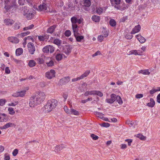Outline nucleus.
I'll return each instance as SVG.
<instances>
[{
	"instance_id": "58836bf2",
	"label": "nucleus",
	"mask_w": 160,
	"mask_h": 160,
	"mask_svg": "<svg viewBox=\"0 0 160 160\" xmlns=\"http://www.w3.org/2000/svg\"><path fill=\"white\" fill-rule=\"evenodd\" d=\"M48 46V49L49 50V52H50V53L53 52L54 50V48L52 45H49Z\"/></svg>"
},
{
	"instance_id": "39448f33",
	"label": "nucleus",
	"mask_w": 160,
	"mask_h": 160,
	"mask_svg": "<svg viewBox=\"0 0 160 160\" xmlns=\"http://www.w3.org/2000/svg\"><path fill=\"white\" fill-rule=\"evenodd\" d=\"M56 72L54 70L51 69L50 71L46 73V77L49 79H51L52 78L54 77L55 76Z\"/></svg>"
},
{
	"instance_id": "09e8293b",
	"label": "nucleus",
	"mask_w": 160,
	"mask_h": 160,
	"mask_svg": "<svg viewBox=\"0 0 160 160\" xmlns=\"http://www.w3.org/2000/svg\"><path fill=\"white\" fill-rule=\"evenodd\" d=\"M97 12L100 14L103 12V9L102 8H97L96 9Z\"/></svg>"
},
{
	"instance_id": "412c9836",
	"label": "nucleus",
	"mask_w": 160,
	"mask_h": 160,
	"mask_svg": "<svg viewBox=\"0 0 160 160\" xmlns=\"http://www.w3.org/2000/svg\"><path fill=\"white\" fill-rule=\"evenodd\" d=\"M55 54L56 59L57 61H59L62 60V58L63 54L56 52Z\"/></svg>"
},
{
	"instance_id": "69168bd1",
	"label": "nucleus",
	"mask_w": 160,
	"mask_h": 160,
	"mask_svg": "<svg viewBox=\"0 0 160 160\" xmlns=\"http://www.w3.org/2000/svg\"><path fill=\"white\" fill-rule=\"evenodd\" d=\"M121 148L122 149H125L127 147L126 144H122L121 145Z\"/></svg>"
},
{
	"instance_id": "f03ea898",
	"label": "nucleus",
	"mask_w": 160,
	"mask_h": 160,
	"mask_svg": "<svg viewBox=\"0 0 160 160\" xmlns=\"http://www.w3.org/2000/svg\"><path fill=\"white\" fill-rule=\"evenodd\" d=\"M58 102L57 100L52 99L48 100L44 107V111L46 113L51 111L57 106Z\"/></svg>"
},
{
	"instance_id": "5701e85b",
	"label": "nucleus",
	"mask_w": 160,
	"mask_h": 160,
	"mask_svg": "<svg viewBox=\"0 0 160 160\" xmlns=\"http://www.w3.org/2000/svg\"><path fill=\"white\" fill-rule=\"evenodd\" d=\"M56 28V26L55 25H52L47 30V32L51 34L52 33L54 32Z\"/></svg>"
},
{
	"instance_id": "5fc2aeb1",
	"label": "nucleus",
	"mask_w": 160,
	"mask_h": 160,
	"mask_svg": "<svg viewBox=\"0 0 160 160\" xmlns=\"http://www.w3.org/2000/svg\"><path fill=\"white\" fill-rule=\"evenodd\" d=\"M143 95L142 94H138L135 95V98L137 99H140L142 98Z\"/></svg>"
},
{
	"instance_id": "a19ab883",
	"label": "nucleus",
	"mask_w": 160,
	"mask_h": 160,
	"mask_svg": "<svg viewBox=\"0 0 160 160\" xmlns=\"http://www.w3.org/2000/svg\"><path fill=\"white\" fill-rule=\"evenodd\" d=\"M34 25L32 24H31L30 25H29L27 27H26L24 28H23V30L24 31L27 30L29 29H32L34 27Z\"/></svg>"
},
{
	"instance_id": "2f4dec72",
	"label": "nucleus",
	"mask_w": 160,
	"mask_h": 160,
	"mask_svg": "<svg viewBox=\"0 0 160 160\" xmlns=\"http://www.w3.org/2000/svg\"><path fill=\"white\" fill-rule=\"evenodd\" d=\"M130 52V53L129 54H133L136 55H140L142 53V52H138L137 50H133L131 51Z\"/></svg>"
},
{
	"instance_id": "6e6d98bb",
	"label": "nucleus",
	"mask_w": 160,
	"mask_h": 160,
	"mask_svg": "<svg viewBox=\"0 0 160 160\" xmlns=\"http://www.w3.org/2000/svg\"><path fill=\"white\" fill-rule=\"evenodd\" d=\"M37 60L38 62V63L39 64H42L44 62V61L42 58H38L37 59Z\"/></svg>"
},
{
	"instance_id": "c756f323",
	"label": "nucleus",
	"mask_w": 160,
	"mask_h": 160,
	"mask_svg": "<svg viewBox=\"0 0 160 160\" xmlns=\"http://www.w3.org/2000/svg\"><path fill=\"white\" fill-rule=\"evenodd\" d=\"M92 20L95 22H99L100 21V17L96 15L93 16L92 17Z\"/></svg>"
},
{
	"instance_id": "4be33fe9",
	"label": "nucleus",
	"mask_w": 160,
	"mask_h": 160,
	"mask_svg": "<svg viewBox=\"0 0 160 160\" xmlns=\"http://www.w3.org/2000/svg\"><path fill=\"white\" fill-rule=\"evenodd\" d=\"M150 102L147 103V106L151 108L153 107L155 104L154 101L152 98H151L150 99Z\"/></svg>"
},
{
	"instance_id": "c03bdc74",
	"label": "nucleus",
	"mask_w": 160,
	"mask_h": 160,
	"mask_svg": "<svg viewBox=\"0 0 160 160\" xmlns=\"http://www.w3.org/2000/svg\"><path fill=\"white\" fill-rule=\"evenodd\" d=\"M48 67H51L54 65V63L52 60H51L48 62H47L46 63Z\"/></svg>"
},
{
	"instance_id": "dca6fc26",
	"label": "nucleus",
	"mask_w": 160,
	"mask_h": 160,
	"mask_svg": "<svg viewBox=\"0 0 160 160\" xmlns=\"http://www.w3.org/2000/svg\"><path fill=\"white\" fill-rule=\"evenodd\" d=\"M8 39L10 42L14 43H17L19 41L17 38L13 37H9Z\"/></svg>"
},
{
	"instance_id": "4d7b16f0",
	"label": "nucleus",
	"mask_w": 160,
	"mask_h": 160,
	"mask_svg": "<svg viewBox=\"0 0 160 160\" xmlns=\"http://www.w3.org/2000/svg\"><path fill=\"white\" fill-rule=\"evenodd\" d=\"M18 150L16 149L14 150L12 152V155L14 156H15L18 153Z\"/></svg>"
},
{
	"instance_id": "473e14b6",
	"label": "nucleus",
	"mask_w": 160,
	"mask_h": 160,
	"mask_svg": "<svg viewBox=\"0 0 160 160\" xmlns=\"http://www.w3.org/2000/svg\"><path fill=\"white\" fill-rule=\"evenodd\" d=\"M36 63L34 60H31L29 61L28 65L31 67H33L35 66Z\"/></svg>"
},
{
	"instance_id": "72a5a7b5",
	"label": "nucleus",
	"mask_w": 160,
	"mask_h": 160,
	"mask_svg": "<svg viewBox=\"0 0 160 160\" xmlns=\"http://www.w3.org/2000/svg\"><path fill=\"white\" fill-rule=\"evenodd\" d=\"M137 137L139 138L142 140H144L146 139V137L143 136L141 134H138L137 135Z\"/></svg>"
},
{
	"instance_id": "7ed1b4c3",
	"label": "nucleus",
	"mask_w": 160,
	"mask_h": 160,
	"mask_svg": "<svg viewBox=\"0 0 160 160\" xmlns=\"http://www.w3.org/2000/svg\"><path fill=\"white\" fill-rule=\"evenodd\" d=\"M71 21L72 24V28L73 31H77V30L78 29L79 27L77 24L78 19L75 17H73L71 18Z\"/></svg>"
},
{
	"instance_id": "c9c22d12",
	"label": "nucleus",
	"mask_w": 160,
	"mask_h": 160,
	"mask_svg": "<svg viewBox=\"0 0 160 160\" xmlns=\"http://www.w3.org/2000/svg\"><path fill=\"white\" fill-rule=\"evenodd\" d=\"M95 114L96 115V116L99 118H100L101 119H103L104 116V114L98 112H96Z\"/></svg>"
},
{
	"instance_id": "4c0bfd02",
	"label": "nucleus",
	"mask_w": 160,
	"mask_h": 160,
	"mask_svg": "<svg viewBox=\"0 0 160 160\" xmlns=\"http://www.w3.org/2000/svg\"><path fill=\"white\" fill-rule=\"evenodd\" d=\"M7 119L5 114H3L0 116V122L4 121Z\"/></svg>"
},
{
	"instance_id": "774afa93",
	"label": "nucleus",
	"mask_w": 160,
	"mask_h": 160,
	"mask_svg": "<svg viewBox=\"0 0 160 160\" xmlns=\"http://www.w3.org/2000/svg\"><path fill=\"white\" fill-rule=\"evenodd\" d=\"M157 101L159 103H160V93L158 95L157 97Z\"/></svg>"
},
{
	"instance_id": "393cba45",
	"label": "nucleus",
	"mask_w": 160,
	"mask_h": 160,
	"mask_svg": "<svg viewBox=\"0 0 160 160\" xmlns=\"http://www.w3.org/2000/svg\"><path fill=\"white\" fill-rule=\"evenodd\" d=\"M53 43L57 45L58 46H60L61 45L62 43V41L56 38L54 39Z\"/></svg>"
},
{
	"instance_id": "9b49d317",
	"label": "nucleus",
	"mask_w": 160,
	"mask_h": 160,
	"mask_svg": "<svg viewBox=\"0 0 160 160\" xmlns=\"http://www.w3.org/2000/svg\"><path fill=\"white\" fill-rule=\"evenodd\" d=\"M35 13L33 10H30L28 12L26 15V17L28 20H30L33 18Z\"/></svg>"
},
{
	"instance_id": "9d476101",
	"label": "nucleus",
	"mask_w": 160,
	"mask_h": 160,
	"mask_svg": "<svg viewBox=\"0 0 160 160\" xmlns=\"http://www.w3.org/2000/svg\"><path fill=\"white\" fill-rule=\"evenodd\" d=\"M116 95L112 94L111 95V98L106 99L107 102L109 103H112L116 100Z\"/></svg>"
},
{
	"instance_id": "a18cd8bd",
	"label": "nucleus",
	"mask_w": 160,
	"mask_h": 160,
	"mask_svg": "<svg viewBox=\"0 0 160 160\" xmlns=\"http://www.w3.org/2000/svg\"><path fill=\"white\" fill-rule=\"evenodd\" d=\"M7 102V101L6 99H0V106H3L4 105L6 102Z\"/></svg>"
},
{
	"instance_id": "1a4fd4ad",
	"label": "nucleus",
	"mask_w": 160,
	"mask_h": 160,
	"mask_svg": "<svg viewBox=\"0 0 160 160\" xmlns=\"http://www.w3.org/2000/svg\"><path fill=\"white\" fill-rule=\"evenodd\" d=\"M72 48L70 45H66L63 48V51L66 54H68L71 52Z\"/></svg>"
},
{
	"instance_id": "2eb2a0df",
	"label": "nucleus",
	"mask_w": 160,
	"mask_h": 160,
	"mask_svg": "<svg viewBox=\"0 0 160 160\" xmlns=\"http://www.w3.org/2000/svg\"><path fill=\"white\" fill-rule=\"evenodd\" d=\"M26 91L23 90L20 92H18L16 93V94H14L13 95L14 97H24L26 94Z\"/></svg>"
},
{
	"instance_id": "49530a36",
	"label": "nucleus",
	"mask_w": 160,
	"mask_h": 160,
	"mask_svg": "<svg viewBox=\"0 0 160 160\" xmlns=\"http://www.w3.org/2000/svg\"><path fill=\"white\" fill-rule=\"evenodd\" d=\"M8 111L9 112V114L11 115H13L15 112L13 108H9L8 109Z\"/></svg>"
},
{
	"instance_id": "e2e57ef3",
	"label": "nucleus",
	"mask_w": 160,
	"mask_h": 160,
	"mask_svg": "<svg viewBox=\"0 0 160 160\" xmlns=\"http://www.w3.org/2000/svg\"><path fill=\"white\" fill-rule=\"evenodd\" d=\"M103 35H100L98 37V39L100 42H102L103 39Z\"/></svg>"
},
{
	"instance_id": "6ab92c4d",
	"label": "nucleus",
	"mask_w": 160,
	"mask_h": 160,
	"mask_svg": "<svg viewBox=\"0 0 160 160\" xmlns=\"http://www.w3.org/2000/svg\"><path fill=\"white\" fill-rule=\"evenodd\" d=\"M29 10L27 7H22L21 10V12L24 15L26 16L29 12Z\"/></svg>"
},
{
	"instance_id": "20e7f679",
	"label": "nucleus",
	"mask_w": 160,
	"mask_h": 160,
	"mask_svg": "<svg viewBox=\"0 0 160 160\" xmlns=\"http://www.w3.org/2000/svg\"><path fill=\"white\" fill-rule=\"evenodd\" d=\"M28 49L29 52L31 54H33L35 51V48L34 44L31 42H29L27 45Z\"/></svg>"
},
{
	"instance_id": "cd10ccee",
	"label": "nucleus",
	"mask_w": 160,
	"mask_h": 160,
	"mask_svg": "<svg viewBox=\"0 0 160 160\" xmlns=\"http://www.w3.org/2000/svg\"><path fill=\"white\" fill-rule=\"evenodd\" d=\"M83 6L85 7H89L91 4L90 0H83Z\"/></svg>"
},
{
	"instance_id": "aec40b11",
	"label": "nucleus",
	"mask_w": 160,
	"mask_h": 160,
	"mask_svg": "<svg viewBox=\"0 0 160 160\" xmlns=\"http://www.w3.org/2000/svg\"><path fill=\"white\" fill-rule=\"evenodd\" d=\"M14 22L13 20L9 19H5L4 20V23L7 25H11Z\"/></svg>"
},
{
	"instance_id": "864d4df0",
	"label": "nucleus",
	"mask_w": 160,
	"mask_h": 160,
	"mask_svg": "<svg viewBox=\"0 0 160 160\" xmlns=\"http://www.w3.org/2000/svg\"><path fill=\"white\" fill-rule=\"evenodd\" d=\"M4 159L5 160H9L10 157L9 154L7 153H5L4 155Z\"/></svg>"
},
{
	"instance_id": "423d86ee",
	"label": "nucleus",
	"mask_w": 160,
	"mask_h": 160,
	"mask_svg": "<svg viewBox=\"0 0 160 160\" xmlns=\"http://www.w3.org/2000/svg\"><path fill=\"white\" fill-rule=\"evenodd\" d=\"M78 30L79 29H77V31L75 32L74 31H73V32L77 41L78 42H81L83 39L84 37L83 36L80 35V34L78 33Z\"/></svg>"
},
{
	"instance_id": "f8f14e48",
	"label": "nucleus",
	"mask_w": 160,
	"mask_h": 160,
	"mask_svg": "<svg viewBox=\"0 0 160 160\" xmlns=\"http://www.w3.org/2000/svg\"><path fill=\"white\" fill-rule=\"evenodd\" d=\"M65 148L63 144L58 145L55 147L54 151L56 152H58L62 149Z\"/></svg>"
},
{
	"instance_id": "bb28decb",
	"label": "nucleus",
	"mask_w": 160,
	"mask_h": 160,
	"mask_svg": "<svg viewBox=\"0 0 160 160\" xmlns=\"http://www.w3.org/2000/svg\"><path fill=\"white\" fill-rule=\"evenodd\" d=\"M90 72V70H88L86 71L84 73L82 74L80 77L81 79H83L84 78L87 77Z\"/></svg>"
},
{
	"instance_id": "338daca9",
	"label": "nucleus",
	"mask_w": 160,
	"mask_h": 160,
	"mask_svg": "<svg viewBox=\"0 0 160 160\" xmlns=\"http://www.w3.org/2000/svg\"><path fill=\"white\" fill-rule=\"evenodd\" d=\"M81 79L80 77H79L76 78H74L72 79V82H75V81H77L78 80H80Z\"/></svg>"
},
{
	"instance_id": "ddd939ff",
	"label": "nucleus",
	"mask_w": 160,
	"mask_h": 160,
	"mask_svg": "<svg viewBox=\"0 0 160 160\" xmlns=\"http://www.w3.org/2000/svg\"><path fill=\"white\" fill-rule=\"evenodd\" d=\"M141 26L140 25H138L137 26H136L131 32V34H135L136 33L139 32Z\"/></svg>"
},
{
	"instance_id": "052dcab7",
	"label": "nucleus",
	"mask_w": 160,
	"mask_h": 160,
	"mask_svg": "<svg viewBox=\"0 0 160 160\" xmlns=\"http://www.w3.org/2000/svg\"><path fill=\"white\" fill-rule=\"evenodd\" d=\"M13 60L14 61V62L17 64H20L21 62V61L20 60H18L15 58H13Z\"/></svg>"
},
{
	"instance_id": "f704fd0d",
	"label": "nucleus",
	"mask_w": 160,
	"mask_h": 160,
	"mask_svg": "<svg viewBox=\"0 0 160 160\" xmlns=\"http://www.w3.org/2000/svg\"><path fill=\"white\" fill-rule=\"evenodd\" d=\"M116 100H117L118 103L120 105H122L123 103L122 101L121 98L119 96H116Z\"/></svg>"
},
{
	"instance_id": "e433bc0d",
	"label": "nucleus",
	"mask_w": 160,
	"mask_h": 160,
	"mask_svg": "<svg viewBox=\"0 0 160 160\" xmlns=\"http://www.w3.org/2000/svg\"><path fill=\"white\" fill-rule=\"evenodd\" d=\"M160 91V88H158L157 89H155L153 88L152 90H151L150 91V93L151 94H152L153 93H155V92H157V91Z\"/></svg>"
},
{
	"instance_id": "680f3d73",
	"label": "nucleus",
	"mask_w": 160,
	"mask_h": 160,
	"mask_svg": "<svg viewBox=\"0 0 160 160\" xmlns=\"http://www.w3.org/2000/svg\"><path fill=\"white\" fill-rule=\"evenodd\" d=\"M18 102H11L9 104V105L15 106L18 104Z\"/></svg>"
},
{
	"instance_id": "b1692460",
	"label": "nucleus",
	"mask_w": 160,
	"mask_h": 160,
	"mask_svg": "<svg viewBox=\"0 0 160 160\" xmlns=\"http://www.w3.org/2000/svg\"><path fill=\"white\" fill-rule=\"evenodd\" d=\"M72 114L78 116L79 114V112L78 111H77L76 110L73 109L71 108L69 114Z\"/></svg>"
},
{
	"instance_id": "a878e982",
	"label": "nucleus",
	"mask_w": 160,
	"mask_h": 160,
	"mask_svg": "<svg viewBox=\"0 0 160 160\" xmlns=\"http://www.w3.org/2000/svg\"><path fill=\"white\" fill-rule=\"evenodd\" d=\"M48 36L46 35H44L42 36H38V38L40 41H43L45 39H48Z\"/></svg>"
},
{
	"instance_id": "37998d69",
	"label": "nucleus",
	"mask_w": 160,
	"mask_h": 160,
	"mask_svg": "<svg viewBox=\"0 0 160 160\" xmlns=\"http://www.w3.org/2000/svg\"><path fill=\"white\" fill-rule=\"evenodd\" d=\"M42 51L44 53H49V50L48 49V46L47 45L44 47L42 49Z\"/></svg>"
},
{
	"instance_id": "f257e3e1",
	"label": "nucleus",
	"mask_w": 160,
	"mask_h": 160,
	"mask_svg": "<svg viewBox=\"0 0 160 160\" xmlns=\"http://www.w3.org/2000/svg\"><path fill=\"white\" fill-rule=\"evenodd\" d=\"M45 93L42 92H38L31 97L29 99V106L31 108H34L40 104L45 98Z\"/></svg>"
},
{
	"instance_id": "c85d7f7f",
	"label": "nucleus",
	"mask_w": 160,
	"mask_h": 160,
	"mask_svg": "<svg viewBox=\"0 0 160 160\" xmlns=\"http://www.w3.org/2000/svg\"><path fill=\"white\" fill-rule=\"evenodd\" d=\"M138 73H142L145 75H149L150 74V72L148 71V69L141 70L138 71Z\"/></svg>"
},
{
	"instance_id": "8fccbe9b",
	"label": "nucleus",
	"mask_w": 160,
	"mask_h": 160,
	"mask_svg": "<svg viewBox=\"0 0 160 160\" xmlns=\"http://www.w3.org/2000/svg\"><path fill=\"white\" fill-rule=\"evenodd\" d=\"M64 34L67 37L69 36L71 34V32L69 30H67L65 32Z\"/></svg>"
},
{
	"instance_id": "6e6552de",
	"label": "nucleus",
	"mask_w": 160,
	"mask_h": 160,
	"mask_svg": "<svg viewBox=\"0 0 160 160\" xmlns=\"http://www.w3.org/2000/svg\"><path fill=\"white\" fill-rule=\"evenodd\" d=\"M70 79V78L69 77H65L60 79L59 82V83L61 85L66 84L69 81Z\"/></svg>"
},
{
	"instance_id": "7c9ffc66",
	"label": "nucleus",
	"mask_w": 160,
	"mask_h": 160,
	"mask_svg": "<svg viewBox=\"0 0 160 160\" xmlns=\"http://www.w3.org/2000/svg\"><path fill=\"white\" fill-rule=\"evenodd\" d=\"M23 52V49L21 48H19L17 49L16 51V54L17 56H18L21 55Z\"/></svg>"
},
{
	"instance_id": "de8ad7c7",
	"label": "nucleus",
	"mask_w": 160,
	"mask_h": 160,
	"mask_svg": "<svg viewBox=\"0 0 160 160\" xmlns=\"http://www.w3.org/2000/svg\"><path fill=\"white\" fill-rule=\"evenodd\" d=\"M90 136H91V137L94 140H97L98 138V136H97L93 134H91Z\"/></svg>"
},
{
	"instance_id": "0e129e2a",
	"label": "nucleus",
	"mask_w": 160,
	"mask_h": 160,
	"mask_svg": "<svg viewBox=\"0 0 160 160\" xmlns=\"http://www.w3.org/2000/svg\"><path fill=\"white\" fill-rule=\"evenodd\" d=\"M133 36L127 34L125 35V37L127 39H130L132 38Z\"/></svg>"
},
{
	"instance_id": "3c124183",
	"label": "nucleus",
	"mask_w": 160,
	"mask_h": 160,
	"mask_svg": "<svg viewBox=\"0 0 160 160\" xmlns=\"http://www.w3.org/2000/svg\"><path fill=\"white\" fill-rule=\"evenodd\" d=\"M100 125L106 128L110 126L109 123L105 122H103L102 124H100Z\"/></svg>"
},
{
	"instance_id": "bf43d9fd",
	"label": "nucleus",
	"mask_w": 160,
	"mask_h": 160,
	"mask_svg": "<svg viewBox=\"0 0 160 160\" xmlns=\"http://www.w3.org/2000/svg\"><path fill=\"white\" fill-rule=\"evenodd\" d=\"M96 94L99 96L100 97H102L103 96V94L100 91H96Z\"/></svg>"
},
{
	"instance_id": "13d9d810",
	"label": "nucleus",
	"mask_w": 160,
	"mask_h": 160,
	"mask_svg": "<svg viewBox=\"0 0 160 160\" xmlns=\"http://www.w3.org/2000/svg\"><path fill=\"white\" fill-rule=\"evenodd\" d=\"M101 54V53L100 52V51H97L94 54H92V57H94L95 56H97Z\"/></svg>"
},
{
	"instance_id": "4468645a",
	"label": "nucleus",
	"mask_w": 160,
	"mask_h": 160,
	"mask_svg": "<svg viewBox=\"0 0 160 160\" xmlns=\"http://www.w3.org/2000/svg\"><path fill=\"white\" fill-rule=\"evenodd\" d=\"M16 125L13 123L9 122L7 123L3 126L1 127L0 128L2 129H6L10 127H15Z\"/></svg>"
},
{
	"instance_id": "ea45409f",
	"label": "nucleus",
	"mask_w": 160,
	"mask_h": 160,
	"mask_svg": "<svg viewBox=\"0 0 160 160\" xmlns=\"http://www.w3.org/2000/svg\"><path fill=\"white\" fill-rule=\"evenodd\" d=\"M109 24L112 27H114L116 24L115 21L114 19H111L109 21Z\"/></svg>"
},
{
	"instance_id": "f3484780",
	"label": "nucleus",
	"mask_w": 160,
	"mask_h": 160,
	"mask_svg": "<svg viewBox=\"0 0 160 160\" xmlns=\"http://www.w3.org/2000/svg\"><path fill=\"white\" fill-rule=\"evenodd\" d=\"M136 37L141 43H143L146 41V39L140 34L136 35Z\"/></svg>"
},
{
	"instance_id": "a211bd4d",
	"label": "nucleus",
	"mask_w": 160,
	"mask_h": 160,
	"mask_svg": "<svg viewBox=\"0 0 160 160\" xmlns=\"http://www.w3.org/2000/svg\"><path fill=\"white\" fill-rule=\"evenodd\" d=\"M47 9V6L46 4L43 3L42 5H40L38 6V10L42 11H45Z\"/></svg>"
},
{
	"instance_id": "0eeeda50",
	"label": "nucleus",
	"mask_w": 160,
	"mask_h": 160,
	"mask_svg": "<svg viewBox=\"0 0 160 160\" xmlns=\"http://www.w3.org/2000/svg\"><path fill=\"white\" fill-rule=\"evenodd\" d=\"M121 0H114L115 3L113 4V6H114L115 8H117V9L120 10H124L126 9V8H122L120 7L119 4Z\"/></svg>"
},
{
	"instance_id": "79ce46f5",
	"label": "nucleus",
	"mask_w": 160,
	"mask_h": 160,
	"mask_svg": "<svg viewBox=\"0 0 160 160\" xmlns=\"http://www.w3.org/2000/svg\"><path fill=\"white\" fill-rule=\"evenodd\" d=\"M21 25L19 22H16L14 24V28L15 30L19 29Z\"/></svg>"
},
{
	"instance_id": "603ef678",
	"label": "nucleus",
	"mask_w": 160,
	"mask_h": 160,
	"mask_svg": "<svg viewBox=\"0 0 160 160\" xmlns=\"http://www.w3.org/2000/svg\"><path fill=\"white\" fill-rule=\"evenodd\" d=\"M64 109L65 112L68 114H69L70 111L68 109V107L67 106H64Z\"/></svg>"
}]
</instances>
